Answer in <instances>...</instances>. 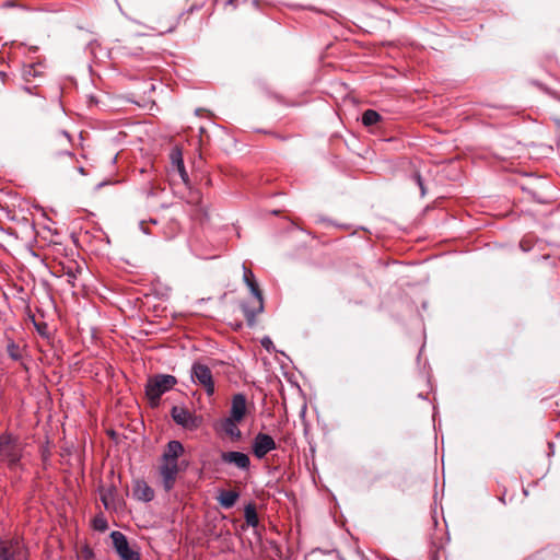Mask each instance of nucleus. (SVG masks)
I'll list each match as a JSON object with an SVG mask.
<instances>
[{"label":"nucleus","mask_w":560,"mask_h":560,"mask_svg":"<svg viewBox=\"0 0 560 560\" xmlns=\"http://www.w3.org/2000/svg\"><path fill=\"white\" fill-rule=\"evenodd\" d=\"M177 384V378L170 374H156L150 376L145 384V396L152 408L160 405L163 394L171 390Z\"/></svg>","instance_id":"obj_1"},{"label":"nucleus","mask_w":560,"mask_h":560,"mask_svg":"<svg viewBox=\"0 0 560 560\" xmlns=\"http://www.w3.org/2000/svg\"><path fill=\"white\" fill-rule=\"evenodd\" d=\"M179 11L173 8H162L149 16L150 27L160 34L173 32L179 23Z\"/></svg>","instance_id":"obj_2"},{"label":"nucleus","mask_w":560,"mask_h":560,"mask_svg":"<svg viewBox=\"0 0 560 560\" xmlns=\"http://www.w3.org/2000/svg\"><path fill=\"white\" fill-rule=\"evenodd\" d=\"M60 145L55 141L49 144V163L57 170L74 167V156L69 151V140L60 139Z\"/></svg>","instance_id":"obj_3"},{"label":"nucleus","mask_w":560,"mask_h":560,"mask_svg":"<svg viewBox=\"0 0 560 560\" xmlns=\"http://www.w3.org/2000/svg\"><path fill=\"white\" fill-rule=\"evenodd\" d=\"M244 270V281L247 284L248 289L250 290L252 294L256 298L257 306L250 308L246 305H242V310L246 317L247 324L249 326H254L256 322V316L264 311V298L262 292L259 289V285L255 280L253 272L246 269L245 267Z\"/></svg>","instance_id":"obj_4"},{"label":"nucleus","mask_w":560,"mask_h":560,"mask_svg":"<svg viewBox=\"0 0 560 560\" xmlns=\"http://www.w3.org/2000/svg\"><path fill=\"white\" fill-rule=\"evenodd\" d=\"M22 457V445L9 433L0 435V464L7 463L10 468L18 466Z\"/></svg>","instance_id":"obj_5"},{"label":"nucleus","mask_w":560,"mask_h":560,"mask_svg":"<svg viewBox=\"0 0 560 560\" xmlns=\"http://www.w3.org/2000/svg\"><path fill=\"white\" fill-rule=\"evenodd\" d=\"M191 378L194 383L202 386L209 396L214 393L213 376L206 364L195 362L191 366Z\"/></svg>","instance_id":"obj_6"},{"label":"nucleus","mask_w":560,"mask_h":560,"mask_svg":"<svg viewBox=\"0 0 560 560\" xmlns=\"http://www.w3.org/2000/svg\"><path fill=\"white\" fill-rule=\"evenodd\" d=\"M113 546L121 560H140V553L131 547L127 537L120 532H112Z\"/></svg>","instance_id":"obj_7"},{"label":"nucleus","mask_w":560,"mask_h":560,"mask_svg":"<svg viewBox=\"0 0 560 560\" xmlns=\"http://www.w3.org/2000/svg\"><path fill=\"white\" fill-rule=\"evenodd\" d=\"M171 416L176 424L187 430H196L201 424L200 418L183 407L174 406L171 410Z\"/></svg>","instance_id":"obj_8"},{"label":"nucleus","mask_w":560,"mask_h":560,"mask_svg":"<svg viewBox=\"0 0 560 560\" xmlns=\"http://www.w3.org/2000/svg\"><path fill=\"white\" fill-rule=\"evenodd\" d=\"M26 558V551L23 544L19 540L0 539V560H23Z\"/></svg>","instance_id":"obj_9"},{"label":"nucleus","mask_w":560,"mask_h":560,"mask_svg":"<svg viewBox=\"0 0 560 560\" xmlns=\"http://www.w3.org/2000/svg\"><path fill=\"white\" fill-rule=\"evenodd\" d=\"M179 471L178 462H163L160 467V475L162 478V486L165 491L174 488L177 475Z\"/></svg>","instance_id":"obj_10"},{"label":"nucleus","mask_w":560,"mask_h":560,"mask_svg":"<svg viewBox=\"0 0 560 560\" xmlns=\"http://www.w3.org/2000/svg\"><path fill=\"white\" fill-rule=\"evenodd\" d=\"M275 440L266 433L259 432L253 441V453L257 458L265 457L270 451L276 450Z\"/></svg>","instance_id":"obj_11"},{"label":"nucleus","mask_w":560,"mask_h":560,"mask_svg":"<svg viewBox=\"0 0 560 560\" xmlns=\"http://www.w3.org/2000/svg\"><path fill=\"white\" fill-rule=\"evenodd\" d=\"M240 420H233L228 417L220 421L218 431L229 438L232 442H237L242 439V432L237 427Z\"/></svg>","instance_id":"obj_12"},{"label":"nucleus","mask_w":560,"mask_h":560,"mask_svg":"<svg viewBox=\"0 0 560 560\" xmlns=\"http://www.w3.org/2000/svg\"><path fill=\"white\" fill-rule=\"evenodd\" d=\"M221 460L225 464L234 465L242 470H247L250 466L249 456L236 451L223 452L221 454Z\"/></svg>","instance_id":"obj_13"},{"label":"nucleus","mask_w":560,"mask_h":560,"mask_svg":"<svg viewBox=\"0 0 560 560\" xmlns=\"http://www.w3.org/2000/svg\"><path fill=\"white\" fill-rule=\"evenodd\" d=\"M187 202L195 207L194 217L202 222L209 218L207 207L202 203V196L198 190L189 191Z\"/></svg>","instance_id":"obj_14"},{"label":"nucleus","mask_w":560,"mask_h":560,"mask_svg":"<svg viewBox=\"0 0 560 560\" xmlns=\"http://www.w3.org/2000/svg\"><path fill=\"white\" fill-rule=\"evenodd\" d=\"M246 397L243 394H236L232 398L230 418L242 421L246 416Z\"/></svg>","instance_id":"obj_15"},{"label":"nucleus","mask_w":560,"mask_h":560,"mask_svg":"<svg viewBox=\"0 0 560 560\" xmlns=\"http://www.w3.org/2000/svg\"><path fill=\"white\" fill-rule=\"evenodd\" d=\"M133 497L137 500L149 502L154 498L153 489L143 480H137L133 485Z\"/></svg>","instance_id":"obj_16"},{"label":"nucleus","mask_w":560,"mask_h":560,"mask_svg":"<svg viewBox=\"0 0 560 560\" xmlns=\"http://www.w3.org/2000/svg\"><path fill=\"white\" fill-rule=\"evenodd\" d=\"M184 453L183 444L179 441H171L167 443L163 453V462H178V457Z\"/></svg>","instance_id":"obj_17"},{"label":"nucleus","mask_w":560,"mask_h":560,"mask_svg":"<svg viewBox=\"0 0 560 560\" xmlns=\"http://www.w3.org/2000/svg\"><path fill=\"white\" fill-rule=\"evenodd\" d=\"M238 497H240V493L236 491L222 490V491H220L217 500L222 508L231 509L235 505L236 501L238 500Z\"/></svg>","instance_id":"obj_18"},{"label":"nucleus","mask_w":560,"mask_h":560,"mask_svg":"<svg viewBox=\"0 0 560 560\" xmlns=\"http://www.w3.org/2000/svg\"><path fill=\"white\" fill-rule=\"evenodd\" d=\"M245 522L250 527H257L259 523L258 514L254 503H249L244 510Z\"/></svg>","instance_id":"obj_19"},{"label":"nucleus","mask_w":560,"mask_h":560,"mask_svg":"<svg viewBox=\"0 0 560 560\" xmlns=\"http://www.w3.org/2000/svg\"><path fill=\"white\" fill-rule=\"evenodd\" d=\"M382 121V116L374 109H366L362 114V124L372 127Z\"/></svg>","instance_id":"obj_20"},{"label":"nucleus","mask_w":560,"mask_h":560,"mask_svg":"<svg viewBox=\"0 0 560 560\" xmlns=\"http://www.w3.org/2000/svg\"><path fill=\"white\" fill-rule=\"evenodd\" d=\"M172 166L177 170L184 166L183 152L178 147H174L170 153Z\"/></svg>","instance_id":"obj_21"},{"label":"nucleus","mask_w":560,"mask_h":560,"mask_svg":"<svg viewBox=\"0 0 560 560\" xmlns=\"http://www.w3.org/2000/svg\"><path fill=\"white\" fill-rule=\"evenodd\" d=\"M7 352L9 354V357L13 360H20L21 359V349L20 347L13 342V341H10L7 346Z\"/></svg>","instance_id":"obj_22"},{"label":"nucleus","mask_w":560,"mask_h":560,"mask_svg":"<svg viewBox=\"0 0 560 560\" xmlns=\"http://www.w3.org/2000/svg\"><path fill=\"white\" fill-rule=\"evenodd\" d=\"M93 526L96 530L104 532L107 529V522L103 517H95Z\"/></svg>","instance_id":"obj_23"},{"label":"nucleus","mask_w":560,"mask_h":560,"mask_svg":"<svg viewBox=\"0 0 560 560\" xmlns=\"http://www.w3.org/2000/svg\"><path fill=\"white\" fill-rule=\"evenodd\" d=\"M110 497H112V491H109V490L108 491H104V490L101 491V501L104 503L106 509L109 508Z\"/></svg>","instance_id":"obj_24"},{"label":"nucleus","mask_w":560,"mask_h":560,"mask_svg":"<svg viewBox=\"0 0 560 560\" xmlns=\"http://www.w3.org/2000/svg\"><path fill=\"white\" fill-rule=\"evenodd\" d=\"M413 178H415L416 183L418 184V186H419V188L421 190V195L424 196L425 188H424L423 180H422V177H421L420 173L419 172H415Z\"/></svg>","instance_id":"obj_25"},{"label":"nucleus","mask_w":560,"mask_h":560,"mask_svg":"<svg viewBox=\"0 0 560 560\" xmlns=\"http://www.w3.org/2000/svg\"><path fill=\"white\" fill-rule=\"evenodd\" d=\"M176 171H177V173H178L179 177L182 178V180H183L186 185H188V183H189V176H188V174H187V172H186L185 165H184L183 167L177 168Z\"/></svg>","instance_id":"obj_26"},{"label":"nucleus","mask_w":560,"mask_h":560,"mask_svg":"<svg viewBox=\"0 0 560 560\" xmlns=\"http://www.w3.org/2000/svg\"><path fill=\"white\" fill-rule=\"evenodd\" d=\"M82 557L84 560H91V558L93 557V551L91 548L89 547H84L82 549Z\"/></svg>","instance_id":"obj_27"},{"label":"nucleus","mask_w":560,"mask_h":560,"mask_svg":"<svg viewBox=\"0 0 560 560\" xmlns=\"http://www.w3.org/2000/svg\"><path fill=\"white\" fill-rule=\"evenodd\" d=\"M520 246L521 248L524 250V252H527L529 250L530 248V241L529 238H523L520 243Z\"/></svg>","instance_id":"obj_28"},{"label":"nucleus","mask_w":560,"mask_h":560,"mask_svg":"<svg viewBox=\"0 0 560 560\" xmlns=\"http://www.w3.org/2000/svg\"><path fill=\"white\" fill-rule=\"evenodd\" d=\"M35 326H36L37 331H38L40 335H45L46 329H47V325H46L45 323L35 324Z\"/></svg>","instance_id":"obj_29"},{"label":"nucleus","mask_w":560,"mask_h":560,"mask_svg":"<svg viewBox=\"0 0 560 560\" xmlns=\"http://www.w3.org/2000/svg\"><path fill=\"white\" fill-rule=\"evenodd\" d=\"M271 343L269 339L262 340V346L268 348V346Z\"/></svg>","instance_id":"obj_30"}]
</instances>
